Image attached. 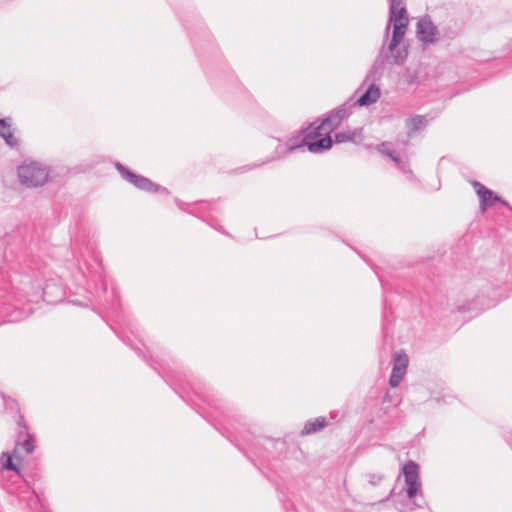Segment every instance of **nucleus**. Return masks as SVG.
<instances>
[{
  "label": "nucleus",
  "mask_w": 512,
  "mask_h": 512,
  "mask_svg": "<svg viewBox=\"0 0 512 512\" xmlns=\"http://www.w3.org/2000/svg\"><path fill=\"white\" fill-rule=\"evenodd\" d=\"M409 23L407 10L401 1H389V20L385 28V39L388 38L390 25L393 24L392 38L387 47L385 45L369 72V75L376 74L383 69L386 63L401 65L405 62L408 52L405 47L397 49L402 42Z\"/></svg>",
  "instance_id": "obj_1"
},
{
  "label": "nucleus",
  "mask_w": 512,
  "mask_h": 512,
  "mask_svg": "<svg viewBox=\"0 0 512 512\" xmlns=\"http://www.w3.org/2000/svg\"><path fill=\"white\" fill-rule=\"evenodd\" d=\"M333 139L330 137H323L317 140H311L307 132L305 131V135L303 138L298 141L297 138L290 139L286 144L279 143L275 148L274 154L271 158L263 161L261 163H255L249 167V169L260 167L268 162L275 161L285 157L289 153H293L296 150L304 149L307 147L308 151L311 153H321L329 150L333 145Z\"/></svg>",
  "instance_id": "obj_2"
},
{
  "label": "nucleus",
  "mask_w": 512,
  "mask_h": 512,
  "mask_svg": "<svg viewBox=\"0 0 512 512\" xmlns=\"http://www.w3.org/2000/svg\"><path fill=\"white\" fill-rule=\"evenodd\" d=\"M350 101L345 102L339 107L333 109L328 113L321 123L317 126L313 123L306 129L307 134L311 140L321 139L323 137H330V134L337 129L342 121L346 119L351 113Z\"/></svg>",
  "instance_id": "obj_3"
},
{
  "label": "nucleus",
  "mask_w": 512,
  "mask_h": 512,
  "mask_svg": "<svg viewBox=\"0 0 512 512\" xmlns=\"http://www.w3.org/2000/svg\"><path fill=\"white\" fill-rule=\"evenodd\" d=\"M20 183L28 188H37L45 185L49 179V170L42 163L25 161L18 167Z\"/></svg>",
  "instance_id": "obj_4"
},
{
  "label": "nucleus",
  "mask_w": 512,
  "mask_h": 512,
  "mask_svg": "<svg viewBox=\"0 0 512 512\" xmlns=\"http://www.w3.org/2000/svg\"><path fill=\"white\" fill-rule=\"evenodd\" d=\"M116 170L120 173L122 178H124L127 182L134 185L136 188L142 191L150 192V193H164L168 194V190L165 187H162L154 182H152L150 179L138 175L132 171H130L126 166L123 164L117 162L115 164Z\"/></svg>",
  "instance_id": "obj_5"
},
{
  "label": "nucleus",
  "mask_w": 512,
  "mask_h": 512,
  "mask_svg": "<svg viewBox=\"0 0 512 512\" xmlns=\"http://www.w3.org/2000/svg\"><path fill=\"white\" fill-rule=\"evenodd\" d=\"M406 483V493L409 499H413L420 491L419 466L414 461H408L402 468Z\"/></svg>",
  "instance_id": "obj_6"
},
{
  "label": "nucleus",
  "mask_w": 512,
  "mask_h": 512,
  "mask_svg": "<svg viewBox=\"0 0 512 512\" xmlns=\"http://www.w3.org/2000/svg\"><path fill=\"white\" fill-rule=\"evenodd\" d=\"M409 363L408 356L405 352H396L393 358V367L389 378V385L392 388L399 386L406 374L407 366Z\"/></svg>",
  "instance_id": "obj_7"
},
{
  "label": "nucleus",
  "mask_w": 512,
  "mask_h": 512,
  "mask_svg": "<svg viewBox=\"0 0 512 512\" xmlns=\"http://www.w3.org/2000/svg\"><path fill=\"white\" fill-rule=\"evenodd\" d=\"M417 38L424 44H434L437 41L438 29L429 16H424L417 22Z\"/></svg>",
  "instance_id": "obj_8"
},
{
  "label": "nucleus",
  "mask_w": 512,
  "mask_h": 512,
  "mask_svg": "<svg viewBox=\"0 0 512 512\" xmlns=\"http://www.w3.org/2000/svg\"><path fill=\"white\" fill-rule=\"evenodd\" d=\"M18 425V438L16 447L21 446L27 454L34 451V437L28 432V426L25 423L24 417L19 414L17 418Z\"/></svg>",
  "instance_id": "obj_9"
},
{
  "label": "nucleus",
  "mask_w": 512,
  "mask_h": 512,
  "mask_svg": "<svg viewBox=\"0 0 512 512\" xmlns=\"http://www.w3.org/2000/svg\"><path fill=\"white\" fill-rule=\"evenodd\" d=\"M380 96L381 92L379 87L375 84H371L365 93H363L356 101H353L352 99H349L348 101H350V107L352 108L357 105L363 107L377 102Z\"/></svg>",
  "instance_id": "obj_10"
},
{
  "label": "nucleus",
  "mask_w": 512,
  "mask_h": 512,
  "mask_svg": "<svg viewBox=\"0 0 512 512\" xmlns=\"http://www.w3.org/2000/svg\"><path fill=\"white\" fill-rule=\"evenodd\" d=\"M472 184L480 199V209L482 212H484L488 206L492 205L491 199L493 197V191L486 188L484 185L477 181H474Z\"/></svg>",
  "instance_id": "obj_11"
},
{
  "label": "nucleus",
  "mask_w": 512,
  "mask_h": 512,
  "mask_svg": "<svg viewBox=\"0 0 512 512\" xmlns=\"http://www.w3.org/2000/svg\"><path fill=\"white\" fill-rule=\"evenodd\" d=\"M0 137L12 148L17 147L19 144L18 139L13 135L11 123L8 122V119H0Z\"/></svg>",
  "instance_id": "obj_12"
},
{
  "label": "nucleus",
  "mask_w": 512,
  "mask_h": 512,
  "mask_svg": "<svg viewBox=\"0 0 512 512\" xmlns=\"http://www.w3.org/2000/svg\"><path fill=\"white\" fill-rule=\"evenodd\" d=\"M327 425L328 422L325 417H318L315 418L314 420H309L305 423L301 431V435L305 436L315 434L323 430Z\"/></svg>",
  "instance_id": "obj_13"
},
{
  "label": "nucleus",
  "mask_w": 512,
  "mask_h": 512,
  "mask_svg": "<svg viewBox=\"0 0 512 512\" xmlns=\"http://www.w3.org/2000/svg\"><path fill=\"white\" fill-rule=\"evenodd\" d=\"M384 146H385V143H382V144L378 147L379 151H380L382 154H384V155H386V156L390 157V158L395 162V164L397 165V167H398L402 172H404V173H409V174H410V173H412L411 169L409 168V165H408L406 162H403V161L401 160V158H400V156H399V155H397L394 151L384 149Z\"/></svg>",
  "instance_id": "obj_14"
},
{
  "label": "nucleus",
  "mask_w": 512,
  "mask_h": 512,
  "mask_svg": "<svg viewBox=\"0 0 512 512\" xmlns=\"http://www.w3.org/2000/svg\"><path fill=\"white\" fill-rule=\"evenodd\" d=\"M426 124H427V119L425 116L416 115V116L410 118L407 121V125L410 129V131L408 132V135L411 136L416 131L424 128L426 126Z\"/></svg>",
  "instance_id": "obj_15"
},
{
  "label": "nucleus",
  "mask_w": 512,
  "mask_h": 512,
  "mask_svg": "<svg viewBox=\"0 0 512 512\" xmlns=\"http://www.w3.org/2000/svg\"><path fill=\"white\" fill-rule=\"evenodd\" d=\"M356 135H357L356 130H354V131L348 130V131L338 132L335 134L334 141L336 143L351 142V141H354Z\"/></svg>",
  "instance_id": "obj_16"
},
{
  "label": "nucleus",
  "mask_w": 512,
  "mask_h": 512,
  "mask_svg": "<svg viewBox=\"0 0 512 512\" xmlns=\"http://www.w3.org/2000/svg\"><path fill=\"white\" fill-rule=\"evenodd\" d=\"M2 458H5L3 462V468L9 471H17V467L14 465L12 461V456L9 453H3Z\"/></svg>",
  "instance_id": "obj_17"
},
{
  "label": "nucleus",
  "mask_w": 512,
  "mask_h": 512,
  "mask_svg": "<svg viewBox=\"0 0 512 512\" xmlns=\"http://www.w3.org/2000/svg\"><path fill=\"white\" fill-rule=\"evenodd\" d=\"M368 482L372 486L378 485L381 481L384 480L385 476L383 474H375V473H369L367 474Z\"/></svg>",
  "instance_id": "obj_18"
},
{
  "label": "nucleus",
  "mask_w": 512,
  "mask_h": 512,
  "mask_svg": "<svg viewBox=\"0 0 512 512\" xmlns=\"http://www.w3.org/2000/svg\"><path fill=\"white\" fill-rule=\"evenodd\" d=\"M491 202H492V204L494 202H501L503 205L508 206V203L505 200H502L499 196L495 195L494 193H493V197L491 199Z\"/></svg>",
  "instance_id": "obj_19"
},
{
  "label": "nucleus",
  "mask_w": 512,
  "mask_h": 512,
  "mask_svg": "<svg viewBox=\"0 0 512 512\" xmlns=\"http://www.w3.org/2000/svg\"><path fill=\"white\" fill-rule=\"evenodd\" d=\"M101 285H102L103 292L107 293L108 287H107V283H106V281L104 279L102 280Z\"/></svg>",
  "instance_id": "obj_20"
},
{
  "label": "nucleus",
  "mask_w": 512,
  "mask_h": 512,
  "mask_svg": "<svg viewBox=\"0 0 512 512\" xmlns=\"http://www.w3.org/2000/svg\"><path fill=\"white\" fill-rule=\"evenodd\" d=\"M393 491H394V489H392V490L389 492L388 496H387L385 499H383L382 501H386V500H388V499L392 496Z\"/></svg>",
  "instance_id": "obj_21"
},
{
  "label": "nucleus",
  "mask_w": 512,
  "mask_h": 512,
  "mask_svg": "<svg viewBox=\"0 0 512 512\" xmlns=\"http://www.w3.org/2000/svg\"><path fill=\"white\" fill-rule=\"evenodd\" d=\"M176 203H177V205H178L179 209H183V207H182V202H180V201H178V200H177V201H176Z\"/></svg>",
  "instance_id": "obj_22"
},
{
  "label": "nucleus",
  "mask_w": 512,
  "mask_h": 512,
  "mask_svg": "<svg viewBox=\"0 0 512 512\" xmlns=\"http://www.w3.org/2000/svg\"><path fill=\"white\" fill-rule=\"evenodd\" d=\"M264 441L272 442L271 439H267V438H265Z\"/></svg>",
  "instance_id": "obj_23"
}]
</instances>
